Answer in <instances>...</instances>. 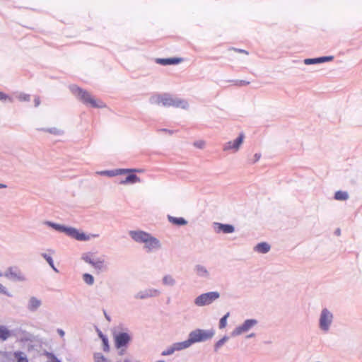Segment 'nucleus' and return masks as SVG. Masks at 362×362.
Listing matches in <instances>:
<instances>
[{
	"instance_id": "9b49d317",
	"label": "nucleus",
	"mask_w": 362,
	"mask_h": 362,
	"mask_svg": "<svg viewBox=\"0 0 362 362\" xmlns=\"http://www.w3.org/2000/svg\"><path fill=\"white\" fill-rule=\"evenodd\" d=\"M160 295V291L156 288H146L139 291L135 296L136 299L144 300L148 298H155Z\"/></svg>"
},
{
	"instance_id": "5fc2aeb1",
	"label": "nucleus",
	"mask_w": 362,
	"mask_h": 362,
	"mask_svg": "<svg viewBox=\"0 0 362 362\" xmlns=\"http://www.w3.org/2000/svg\"><path fill=\"white\" fill-rule=\"evenodd\" d=\"M240 83H241V84H243V85H247V84H248V83H249V82H246V81H240Z\"/></svg>"
},
{
	"instance_id": "6e6552de",
	"label": "nucleus",
	"mask_w": 362,
	"mask_h": 362,
	"mask_svg": "<svg viewBox=\"0 0 362 362\" xmlns=\"http://www.w3.org/2000/svg\"><path fill=\"white\" fill-rule=\"evenodd\" d=\"M258 324L256 319H247L243 324L235 327L231 332L232 337H237L243 333L247 332Z\"/></svg>"
},
{
	"instance_id": "864d4df0",
	"label": "nucleus",
	"mask_w": 362,
	"mask_h": 362,
	"mask_svg": "<svg viewBox=\"0 0 362 362\" xmlns=\"http://www.w3.org/2000/svg\"><path fill=\"white\" fill-rule=\"evenodd\" d=\"M6 187H7V186L6 185L0 183V189L6 188Z\"/></svg>"
},
{
	"instance_id": "e433bc0d",
	"label": "nucleus",
	"mask_w": 362,
	"mask_h": 362,
	"mask_svg": "<svg viewBox=\"0 0 362 362\" xmlns=\"http://www.w3.org/2000/svg\"><path fill=\"white\" fill-rule=\"evenodd\" d=\"M175 352V350L174 349V346L172 344L171 346H168L166 349L162 351L161 355L162 356H170L173 354Z\"/></svg>"
},
{
	"instance_id": "bb28decb",
	"label": "nucleus",
	"mask_w": 362,
	"mask_h": 362,
	"mask_svg": "<svg viewBox=\"0 0 362 362\" xmlns=\"http://www.w3.org/2000/svg\"><path fill=\"white\" fill-rule=\"evenodd\" d=\"M38 130L46 132H48V133H49L51 134H54V135H62L64 134V132L62 129H59L56 127H52V128H47V129L42 128V129H39Z\"/></svg>"
},
{
	"instance_id": "2f4dec72",
	"label": "nucleus",
	"mask_w": 362,
	"mask_h": 362,
	"mask_svg": "<svg viewBox=\"0 0 362 362\" xmlns=\"http://www.w3.org/2000/svg\"><path fill=\"white\" fill-rule=\"evenodd\" d=\"M83 280L89 286H91L94 284V277L90 274H84L83 275Z\"/></svg>"
},
{
	"instance_id": "dca6fc26",
	"label": "nucleus",
	"mask_w": 362,
	"mask_h": 362,
	"mask_svg": "<svg viewBox=\"0 0 362 362\" xmlns=\"http://www.w3.org/2000/svg\"><path fill=\"white\" fill-rule=\"evenodd\" d=\"M334 59L333 56H325L320 57L317 58H308L304 60V64L306 65L315 64L319 63H324L327 62H330Z\"/></svg>"
},
{
	"instance_id": "3c124183",
	"label": "nucleus",
	"mask_w": 362,
	"mask_h": 362,
	"mask_svg": "<svg viewBox=\"0 0 362 362\" xmlns=\"http://www.w3.org/2000/svg\"><path fill=\"white\" fill-rule=\"evenodd\" d=\"M104 315H105V318L107 319V320H108L109 322H110L111 319H110V317L106 313L105 311H104Z\"/></svg>"
},
{
	"instance_id": "4468645a",
	"label": "nucleus",
	"mask_w": 362,
	"mask_h": 362,
	"mask_svg": "<svg viewBox=\"0 0 362 362\" xmlns=\"http://www.w3.org/2000/svg\"><path fill=\"white\" fill-rule=\"evenodd\" d=\"M193 271L197 276L204 279H210V272L208 270V269L202 265V264H195Z\"/></svg>"
},
{
	"instance_id": "4be33fe9",
	"label": "nucleus",
	"mask_w": 362,
	"mask_h": 362,
	"mask_svg": "<svg viewBox=\"0 0 362 362\" xmlns=\"http://www.w3.org/2000/svg\"><path fill=\"white\" fill-rule=\"evenodd\" d=\"M162 284L166 286H175L176 285L175 279L170 274H165L162 278Z\"/></svg>"
},
{
	"instance_id": "393cba45",
	"label": "nucleus",
	"mask_w": 362,
	"mask_h": 362,
	"mask_svg": "<svg viewBox=\"0 0 362 362\" xmlns=\"http://www.w3.org/2000/svg\"><path fill=\"white\" fill-rule=\"evenodd\" d=\"M92 266L97 270L101 272L107 269V267L105 264V262L103 259H101L100 258H96L95 260L93 262Z\"/></svg>"
},
{
	"instance_id": "72a5a7b5",
	"label": "nucleus",
	"mask_w": 362,
	"mask_h": 362,
	"mask_svg": "<svg viewBox=\"0 0 362 362\" xmlns=\"http://www.w3.org/2000/svg\"><path fill=\"white\" fill-rule=\"evenodd\" d=\"M95 362H110L101 353H95L94 354Z\"/></svg>"
},
{
	"instance_id": "1a4fd4ad",
	"label": "nucleus",
	"mask_w": 362,
	"mask_h": 362,
	"mask_svg": "<svg viewBox=\"0 0 362 362\" xmlns=\"http://www.w3.org/2000/svg\"><path fill=\"white\" fill-rule=\"evenodd\" d=\"M144 244V249L148 253L152 252L153 251L158 250L161 248V243L160 240L152 236L151 234L147 239L143 243Z\"/></svg>"
},
{
	"instance_id": "09e8293b",
	"label": "nucleus",
	"mask_w": 362,
	"mask_h": 362,
	"mask_svg": "<svg viewBox=\"0 0 362 362\" xmlns=\"http://www.w3.org/2000/svg\"><path fill=\"white\" fill-rule=\"evenodd\" d=\"M255 336H256V334L255 333H251L246 336V339L252 338V337H255Z\"/></svg>"
},
{
	"instance_id": "6e6d98bb",
	"label": "nucleus",
	"mask_w": 362,
	"mask_h": 362,
	"mask_svg": "<svg viewBox=\"0 0 362 362\" xmlns=\"http://www.w3.org/2000/svg\"><path fill=\"white\" fill-rule=\"evenodd\" d=\"M99 336L101 337V339H103V337H105V336L102 334V332H100Z\"/></svg>"
},
{
	"instance_id": "37998d69",
	"label": "nucleus",
	"mask_w": 362,
	"mask_h": 362,
	"mask_svg": "<svg viewBox=\"0 0 362 362\" xmlns=\"http://www.w3.org/2000/svg\"><path fill=\"white\" fill-rule=\"evenodd\" d=\"M232 49H233L234 51L239 52V53H244L245 54H248V52L245 49H237V48H232Z\"/></svg>"
},
{
	"instance_id": "7c9ffc66",
	"label": "nucleus",
	"mask_w": 362,
	"mask_h": 362,
	"mask_svg": "<svg viewBox=\"0 0 362 362\" xmlns=\"http://www.w3.org/2000/svg\"><path fill=\"white\" fill-rule=\"evenodd\" d=\"M81 259L90 265H92L93 262L95 260V259L93 258L92 255L88 252L83 253L81 256Z\"/></svg>"
},
{
	"instance_id": "f704fd0d",
	"label": "nucleus",
	"mask_w": 362,
	"mask_h": 362,
	"mask_svg": "<svg viewBox=\"0 0 362 362\" xmlns=\"http://www.w3.org/2000/svg\"><path fill=\"white\" fill-rule=\"evenodd\" d=\"M16 98L20 101H29L30 100V95L24 93H18Z\"/></svg>"
},
{
	"instance_id": "13d9d810",
	"label": "nucleus",
	"mask_w": 362,
	"mask_h": 362,
	"mask_svg": "<svg viewBox=\"0 0 362 362\" xmlns=\"http://www.w3.org/2000/svg\"><path fill=\"white\" fill-rule=\"evenodd\" d=\"M124 362H129L128 360H125Z\"/></svg>"
},
{
	"instance_id": "aec40b11",
	"label": "nucleus",
	"mask_w": 362,
	"mask_h": 362,
	"mask_svg": "<svg viewBox=\"0 0 362 362\" xmlns=\"http://www.w3.org/2000/svg\"><path fill=\"white\" fill-rule=\"evenodd\" d=\"M141 179L139 177L136 175L135 174H133L132 173H130L126 178L123 180L120 181L121 185H127V184H134L136 182H140Z\"/></svg>"
},
{
	"instance_id": "f257e3e1",
	"label": "nucleus",
	"mask_w": 362,
	"mask_h": 362,
	"mask_svg": "<svg viewBox=\"0 0 362 362\" xmlns=\"http://www.w3.org/2000/svg\"><path fill=\"white\" fill-rule=\"evenodd\" d=\"M43 224L79 241H88L91 238H98L99 236L98 234H86L83 232H80L75 228L68 227L49 221H44Z\"/></svg>"
},
{
	"instance_id": "79ce46f5",
	"label": "nucleus",
	"mask_w": 362,
	"mask_h": 362,
	"mask_svg": "<svg viewBox=\"0 0 362 362\" xmlns=\"http://www.w3.org/2000/svg\"><path fill=\"white\" fill-rule=\"evenodd\" d=\"M2 274L0 273V276H1ZM0 293H3V294H6L7 296H10L8 293H7V291H6V288L2 285L0 284Z\"/></svg>"
},
{
	"instance_id": "423d86ee",
	"label": "nucleus",
	"mask_w": 362,
	"mask_h": 362,
	"mask_svg": "<svg viewBox=\"0 0 362 362\" xmlns=\"http://www.w3.org/2000/svg\"><path fill=\"white\" fill-rule=\"evenodd\" d=\"M220 298V293L211 291L202 293L194 299V304L199 307L209 305Z\"/></svg>"
},
{
	"instance_id": "58836bf2",
	"label": "nucleus",
	"mask_w": 362,
	"mask_h": 362,
	"mask_svg": "<svg viewBox=\"0 0 362 362\" xmlns=\"http://www.w3.org/2000/svg\"><path fill=\"white\" fill-rule=\"evenodd\" d=\"M0 100L6 101L8 100L10 103L13 102V99L11 98L9 95L4 93L3 92H0Z\"/></svg>"
},
{
	"instance_id": "5701e85b",
	"label": "nucleus",
	"mask_w": 362,
	"mask_h": 362,
	"mask_svg": "<svg viewBox=\"0 0 362 362\" xmlns=\"http://www.w3.org/2000/svg\"><path fill=\"white\" fill-rule=\"evenodd\" d=\"M168 219L171 223L174 225L185 226L187 224V221L184 218L182 217H174L168 216Z\"/></svg>"
},
{
	"instance_id": "0eeeda50",
	"label": "nucleus",
	"mask_w": 362,
	"mask_h": 362,
	"mask_svg": "<svg viewBox=\"0 0 362 362\" xmlns=\"http://www.w3.org/2000/svg\"><path fill=\"white\" fill-rule=\"evenodd\" d=\"M115 345L117 349L126 348L132 341V337L128 332H119L114 333Z\"/></svg>"
},
{
	"instance_id": "4c0bfd02",
	"label": "nucleus",
	"mask_w": 362,
	"mask_h": 362,
	"mask_svg": "<svg viewBox=\"0 0 362 362\" xmlns=\"http://www.w3.org/2000/svg\"><path fill=\"white\" fill-rule=\"evenodd\" d=\"M97 175H103V176H107V177H114V172L112 170H102V171H97L95 173Z\"/></svg>"
},
{
	"instance_id": "f3484780",
	"label": "nucleus",
	"mask_w": 362,
	"mask_h": 362,
	"mask_svg": "<svg viewBox=\"0 0 362 362\" xmlns=\"http://www.w3.org/2000/svg\"><path fill=\"white\" fill-rule=\"evenodd\" d=\"M182 61V58L173 57V58H158L156 59L157 64L166 66L171 64H177Z\"/></svg>"
},
{
	"instance_id": "a18cd8bd",
	"label": "nucleus",
	"mask_w": 362,
	"mask_h": 362,
	"mask_svg": "<svg viewBox=\"0 0 362 362\" xmlns=\"http://www.w3.org/2000/svg\"><path fill=\"white\" fill-rule=\"evenodd\" d=\"M57 333L59 334V335L61 337H63L65 334V332L64 330H62V329H57Z\"/></svg>"
},
{
	"instance_id": "a211bd4d",
	"label": "nucleus",
	"mask_w": 362,
	"mask_h": 362,
	"mask_svg": "<svg viewBox=\"0 0 362 362\" xmlns=\"http://www.w3.org/2000/svg\"><path fill=\"white\" fill-rule=\"evenodd\" d=\"M42 305V301L36 297H31L28 303L27 308L30 312L36 311Z\"/></svg>"
},
{
	"instance_id": "f8f14e48",
	"label": "nucleus",
	"mask_w": 362,
	"mask_h": 362,
	"mask_svg": "<svg viewBox=\"0 0 362 362\" xmlns=\"http://www.w3.org/2000/svg\"><path fill=\"white\" fill-rule=\"evenodd\" d=\"M5 276L15 281H23L25 280L24 275L18 268H9L6 272Z\"/></svg>"
},
{
	"instance_id": "c03bdc74",
	"label": "nucleus",
	"mask_w": 362,
	"mask_h": 362,
	"mask_svg": "<svg viewBox=\"0 0 362 362\" xmlns=\"http://www.w3.org/2000/svg\"><path fill=\"white\" fill-rule=\"evenodd\" d=\"M35 106L38 107L40 104V100L38 96H36L34 99Z\"/></svg>"
},
{
	"instance_id": "39448f33",
	"label": "nucleus",
	"mask_w": 362,
	"mask_h": 362,
	"mask_svg": "<svg viewBox=\"0 0 362 362\" xmlns=\"http://www.w3.org/2000/svg\"><path fill=\"white\" fill-rule=\"evenodd\" d=\"M334 315L333 313L325 308H322L319 317V329L324 333H327L331 328L333 323Z\"/></svg>"
},
{
	"instance_id": "6ab92c4d",
	"label": "nucleus",
	"mask_w": 362,
	"mask_h": 362,
	"mask_svg": "<svg viewBox=\"0 0 362 362\" xmlns=\"http://www.w3.org/2000/svg\"><path fill=\"white\" fill-rule=\"evenodd\" d=\"M271 246L266 242H262L256 245L254 247V250L261 254H266L269 252Z\"/></svg>"
},
{
	"instance_id": "ddd939ff",
	"label": "nucleus",
	"mask_w": 362,
	"mask_h": 362,
	"mask_svg": "<svg viewBox=\"0 0 362 362\" xmlns=\"http://www.w3.org/2000/svg\"><path fill=\"white\" fill-rule=\"evenodd\" d=\"M129 235L132 238V239L137 243H143L147 238L149 236L150 233L137 230H129Z\"/></svg>"
},
{
	"instance_id": "a19ab883",
	"label": "nucleus",
	"mask_w": 362,
	"mask_h": 362,
	"mask_svg": "<svg viewBox=\"0 0 362 362\" xmlns=\"http://www.w3.org/2000/svg\"><path fill=\"white\" fill-rule=\"evenodd\" d=\"M194 146L198 148H204L205 146V141L202 140L196 141L194 143Z\"/></svg>"
},
{
	"instance_id": "c756f323",
	"label": "nucleus",
	"mask_w": 362,
	"mask_h": 362,
	"mask_svg": "<svg viewBox=\"0 0 362 362\" xmlns=\"http://www.w3.org/2000/svg\"><path fill=\"white\" fill-rule=\"evenodd\" d=\"M334 199L337 200L344 201L349 199V194L346 192L337 191L334 194Z\"/></svg>"
},
{
	"instance_id": "7ed1b4c3",
	"label": "nucleus",
	"mask_w": 362,
	"mask_h": 362,
	"mask_svg": "<svg viewBox=\"0 0 362 362\" xmlns=\"http://www.w3.org/2000/svg\"><path fill=\"white\" fill-rule=\"evenodd\" d=\"M69 90L78 100L86 105H90L92 107L97 108H102L105 107V105L102 101L95 100L89 92L81 88L76 85L69 86Z\"/></svg>"
},
{
	"instance_id": "473e14b6",
	"label": "nucleus",
	"mask_w": 362,
	"mask_h": 362,
	"mask_svg": "<svg viewBox=\"0 0 362 362\" xmlns=\"http://www.w3.org/2000/svg\"><path fill=\"white\" fill-rule=\"evenodd\" d=\"M113 172H114V177H115V176H117L119 175H124V174L132 173V170L130 168H126V169L119 168V169L113 170Z\"/></svg>"
},
{
	"instance_id": "ea45409f",
	"label": "nucleus",
	"mask_w": 362,
	"mask_h": 362,
	"mask_svg": "<svg viewBox=\"0 0 362 362\" xmlns=\"http://www.w3.org/2000/svg\"><path fill=\"white\" fill-rule=\"evenodd\" d=\"M103 350L104 351H109V343L108 339L106 337H103Z\"/></svg>"
},
{
	"instance_id": "4d7b16f0",
	"label": "nucleus",
	"mask_w": 362,
	"mask_h": 362,
	"mask_svg": "<svg viewBox=\"0 0 362 362\" xmlns=\"http://www.w3.org/2000/svg\"><path fill=\"white\" fill-rule=\"evenodd\" d=\"M48 251L50 252L52 254L54 253V251L53 250H49Z\"/></svg>"
},
{
	"instance_id": "c85d7f7f",
	"label": "nucleus",
	"mask_w": 362,
	"mask_h": 362,
	"mask_svg": "<svg viewBox=\"0 0 362 362\" xmlns=\"http://www.w3.org/2000/svg\"><path fill=\"white\" fill-rule=\"evenodd\" d=\"M13 355L17 362H28L25 354L22 351H16Z\"/></svg>"
},
{
	"instance_id": "a878e982",
	"label": "nucleus",
	"mask_w": 362,
	"mask_h": 362,
	"mask_svg": "<svg viewBox=\"0 0 362 362\" xmlns=\"http://www.w3.org/2000/svg\"><path fill=\"white\" fill-rule=\"evenodd\" d=\"M41 256L47 261L51 268L56 272L59 273V270L55 267L52 257L47 253H41Z\"/></svg>"
},
{
	"instance_id": "b1692460",
	"label": "nucleus",
	"mask_w": 362,
	"mask_h": 362,
	"mask_svg": "<svg viewBox=\"0 0 362 362\" xmlns=\"http://www.w3.org/2000/svg\"><path fill=\"white\" fill-rule=\"evenodd\" d=\"M173 345L175 351H182L191 346L187 339L184 341L175 342Z\"/></svg>"
},
{
	"instance_id": "de8ad7c7",
	"label": "nucleus",
	"mask_w": 362,
	"mask_h": 362,
	"mask_svg": "<svg viewBox=\"0 0 362 362\" xmlns=\"http://www.w3.org/2000/svg\"><path fill=\"white\" fill-rule=\"evenodd\" d=\"M334 234L337 236H339L341 235V230L340 228H337L334 231Z\"/></svg>"
},
{
	"instance_id": "f03ea898",
	"label": "nucleus",
	"mask_w": 362,
	"mask_h": 362,
	"mask_svg": "<svg viewBox=\"0 0 362 362\" xmlns=\"http://www.w3.org/2000/svg\"><path fill=\"white\" fill-rule=\"evenodd\" d=\"M149 102L153 105L161 104L164 107H181L182 109H187L189 106L187 101L173 98L167 94L153 95L150 98Z\"/></svg>"
},
{
	"instance_id": "cd10ccee",
	"label": "nucleus",
	"mask_w": 362,
	"mask_h": 362,
	"mask_svg": "<svg viewBox=\"0 0 362 362\" xmlns=\"http://www.w3.org/2000/svg\"><path fill=\"white\" fill-rule=\"evenodd\" d=\"M229 337L228 336H224L220 340L216 341L214 344V352L217 353L218 350L223 346V344L228 341Z\"/></svg>"
},
{
	"instance_id": "20e7f679",
	"label": "nucleus",
	"mask_w": 362,
	"mask_h": 362,
	"mask_svg": "<svg viewBox=\"0 0 362 362\" xmlns=\"http://www.w3.org/2000/svg\"><path fill=\"white\" fill-rule=\"evenodd\" d=\"M215 332L213 329H197L189 332L188 335V341L190 346L193 344L202 342L211 339Z\"/></svg>"
},
{
	"instance_id": "412c9836",
	"label": "nucleus",
	"mask_w": 362,
	"mask_h": 362,
	"mask_svg": "<svg viewBox=\"0 0 362 362\" xmlns=\"http://www.w3.org/2000/svg\"><path fill=\"white\" fill-rule=\"evenodd\" d=\"M12 336V332L6 326L0 325V341H5Z\"/></svg>"
},
{
	"instance_id": "9d476101",
	"label": "nucleus",
	"mask_w": 362,
	"mask_h": 362,
	"mask_svg": "<svg viewBox=\"0 0 362 362\" xmlns=\"http://www.w3.org/2000/svg\"><path fill=\"white\" fill-rule=\"evenodd\" d=\"M244 138V134L240 133L236 139L233 141H230L226 143L223 146V150L224 151H233L234 152H237L243 143Z\"/></svg>"
},
{
	"instance_id": "8fccbe9b",
	"label": "nucleus",
	"mask_w": 362,
	"mask_h": 362,
	"mask_svg": "<svg viewBox=\"0 0 362 362\" xmlns=\"http://www.w3.org/2000/svg\"><path fill=\"white\" fill-rule=\"evenodd\" d=\"M160 131L168 132L170 134H173V131L172 130H169V129H160Z\"/></svg>"
},
{
	"instance_id": "c9c22d12",
	"label": "nucleus",
	"mask_w": 362,
	"mask_h": 362,
	"mask_svg": "<svg viewBox=\"0 0 362 362\" xmlns=\"http://www.w3.org/2000/svg\"><path fill=\"white\" fill-rule=\"evenodd\" d=\"M229 313H227L223 317H222L219 321V328L223 329L226 327L227 325V319L229 317Z\"/></svg>"
},
{
	"instance_id": "603ef678",
	"label": "nucleus",
	"mask_w": 362,
	"mask_h": 362,
	"mask_svg": "<svg viewBox=\"0 0 362 362\" xmlns=\"http://www.w3.org/2000/svg\"><path fill=\"white\" fill-rule=\"evenodd\" d=\"M131 169L132 170V173H136V172H137V173H140V172H141V171H142V170H140V169H135V168H131Z\"/></svg>"
},
{
	"instance_id": "49530a36",
	"label": "nucleus",
	"mask_w": 362,
	"mask_h": 362,
	"mask_svg": "<svg viewBox=\"0 0 362 362\" xmlns=\"http://www.w3.org/2000/svg\"><path fill=\"white\" fill-rule=\"evenodd\" d=\"M261 155L259 153H255L254 156V162H257L260 158Z\"/></svg>"
},
{
	"instance_id": "2eb2a0df",
	"label": "nucleus",
	"mask_w": 362,
	"mask_h": 362,
	"mask_svg": "<svg viewBox=\"0 0 362 362\" xmlns=\"http://www.w3.org/2000/svg\"><path fill=\"white\" fill-rule=\"evenodd\" d=\"M214 228L217 233L223 232V233L228 234L235 231V228L230 224H223L221 223H214Z\"/></svg>"
}]
</instances>
